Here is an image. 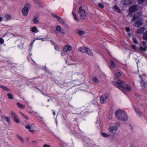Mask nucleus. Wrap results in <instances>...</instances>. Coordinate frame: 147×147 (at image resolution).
<instances>
[{
	"label": "nucleus",
	"mask_w": 147,
	"mask_h": 147,
	"mask_svg": "<svg viewBox=\"0 0 147 147\" xmlns=\"http://www.w3.org/2000/svg\"><path fill=\"white\" fill-rule=\"evenodd\" d=\"M112 84L115 86L119 88L123 92H124L126 90L128 91H130L131 90V87L129 85H126V88L123 85L125 84V82L124 81H122L120 80H117L116 82L113 81L112 82Z\"/></svg>",
	"instance_id": "f257e3e1"
},
{
	"label": "nucleus",
	"mask_w": 147,
	"mask_h": 147,
	"mask_svg": "<svg viewBox=\"0 0 147 147\" xmlns=\"http://www.w3.org/2000/svg\"><path fill=\"white\" fill-rule=\"evenodd\" d=\"M115 114L117 118L119 120L126 121L127 119V117L126 113L122 110H117Z\"/></svg>",
	"instance_id": "f03ea898"
},
{
	"label": "nucleus",
	"mask_w": 147,
	"mask_h": 147,
	"mask_svg": "<svg viewBox=\"0 0 147 147\" xmlns=\"http://www.w3.org/2000/svg\"><path fill=\"white\" fill-rule=\"evenodd\" d=\"M78 13L80 16L81 19L84 20L86 16V11L85 10L83 9L82 6H81L79 7Z\"/></svg>",
	"instance_id": "7ed1b4c3"
},
{
	"label": "nucleus",
	"mask_w": 147,
	"mask_h": 147,
	"mask_svg": "<svg viewBox=\"0 0 147 147\" xmlns=\"http://www.w3.org/2000/svg\"><path fill=\"white\" fill-rule=\"evenodd\" d=\"M109 97V95L107 94H105L102 96L100 98V101L102 104L105 103V101Z\"/></svg>",
	"instance_id": "20e7f679"
},
{
	"label": "nucleus",
	"mask_w": 147,
	"mask_h": 147,
	"mask_svg": "<svg viewBox=\"0 0 147 147\" xmlns=\"http://www.w3.org/2000/svg\"><path fill=\"white\" fill-rule=\"evenodd\" d=\"M142 24L143 23L141 20H138L134 23L133 26L135 27H138L141 26Z\"/></svg>",
	"instance_id": "39448f33"
},
{
	"label": "nucleus",
	"mask_w": 147,
	"mask_h": 147,
	"mask_svg": "<svg viewBox=\"0 0 147 147\" xmlns=\"http://www.w3.org/2000/svg\"><path fill=\"white\" fill-rule=\"evenodd\" d=\"M11 114L13 118L14 121L17 123H19L20 121L18 119V117L17 115L13 112H11Z\"/></svg>",
	"instance_id": "423d86ee"
},
{
	"label": "nucleus",
	"mask_w": 147,
	"mask_h": 147,
	"mask_svg": "<svg viewBox=\"0 0 147 147\" xmlns=\"http://www.w3.org/2000/svg\"><path fill=\"white\" fill-rule=\"evenodd\" d=\"M138 9V7L136 5H133L130 7L129 11L130 12L132 13L136 11Z\"/></svg>",
	"instance_id": "0eeeda50"
},
{
	"label": "nucleus",
	"mask_w": 147,
	"mask_h": 147,
	"mask_svg": "<svg viewBox=\"0 0 147 147\" xmlns=\"http://www.w3.org/2000/svg\"><path fill=\"white\" fill-rule=\"evenodd\" d=\"M72 49L71 46L68 45H66L64 47L63 51L65 52H67L68 51H70Z\"/></svg>",
	"instance_id": "6e6552de"
},
{
	"label": "nucleus",
	"mask_w": 147,
	"mask_h": 147,
	"mask_svg": "<svg viewBox=\"0 0 147 147\" xmlns=\"http://www.w3.org/2000/svg\"><path fill=\"white\" fill-rule=\"evenodd\" d=\"M32 124L29 123L25 126L26 128L28 129L29 131L32 133H33L34 132V130L33 129H31L32 128Z\"/></svg>",
	"instance_id": "1a4fd4ad"
},
{
	"label": "nucleus",
	"mask_w": 147,
	"mask_h": 147,
	"mask_svg": "<svg viewBox=\"0 0 147 147\" xmlns=\"http://www.w3.org/2000/svg\"><path fill=\"white\" fill-rule=\"evenodd\" d=\"M28 8L27 7H24L22 9V13L24 16H26L28 15Z\"/></svg>",
	"instance_id": "9d476101"
},
{
	"label": "nucleus",
	"mask_w": 147,
	"mask_h": 147,
	"mask_svg": "<svg viewBox=\"0 0 147 147\" xmlns=\"http://www.w3.org/2000/svg\"><path fill=\"white\" fill-rule=\"evenodd\" d=\"M118 129V127L116 126H112L109 128V130L110 132H112L113 131H115Z\"/></svg>",
	"instance_id": "9b49d317"
},
{
	"label": "nucleus",
	"mask_w": 147,
	"mask_h": 147,
	"mask_svg": "<svg viewBox=\"0 0 147 147\" xmlns=\"http://www.w3.org/2000/svg\"><path fill=\"white\" fill-rule=\"evenodd\" d=\"M144 30L145 29L143 27H141L137 30L136 32L138 34H141L144 32Z\"/></svg>",
	"instance_id": "f8f14e48"
},
{
	"label": "nucleus",
	"mask_w": 147,
	"mask_h": 147,
	"mask_svg": "<svg viewBox=\"0 0 147 147\" xmlns=\"http://www.w3.org/2000/svg\"><path fill=\"white\" fill-rule=\"evenodd\" d=\"M87 48L85 47H79L78 49V51L79 52H81L83 53L86 52Z\"/></svg>",
	"instance_id": "ddd939ff"
},
{
	"label": "nucleus",
	"mask_w": 147,
	"mask_h": 147,
	"mask_svg": "<svg viewBox=\"0 0 147 147\" xmlns=\"http://www.w3.org/2000/svg\"><path fill=\"white\" fill-rule=\"evenodd\" d=\"M86 52L89 55L92 56L93 55V53L90 50L89 48H87Z\"/></svg>",
	"instance_id": "4468645a"
},
{
	"label": "nucleus",
	"mask_w": 147,
	"mask_h": 147,
	"mask_svg": "<svg viewBox=\"0 0 147 147\" xmlns=\"http://www.w3.org/2000/svg\"><path fill=\"white\" fill-rule=\"evenodd\" d=\"M4 18L7 20H10L12 18L11 16L9 14H6L4 16Z\"/></svg>",
	"instance_id": "2eb2a0df"
},
{
	"label": "nucleus",
	"mask_w": 147,
	"mask_h": 147,
	"mask_svg": "<svg viewBox=\"0 0 147 147\" xmlns=\"http://www.w3.org/2000/svg\"><path fill=\"white\" fill-rule=\"evenodd\" d=\"M77 32L80 36L84 35L85 33V31L79 29L77 30Z\"/></svg>",
	"instance_id": "dca6fc26"
},
{
	"label": "nucleus",
	"mask_w": 147,
	"mask_h": 147,
	"mask_svg": "<svg viewBox=\"0 0 147 147\" xmlns=\"http://www.w3.org/2000/svg\"><path fill=\"white\" fill-rule=\"evenodd\" d=\"M56 30L58 32L60 31L61 33L63 34L64 33L63 31L61 30V28L59 26H57L56 27Z\"/></svg>",
	"instance_id": "f3484780"
},
{
	"label": "nucleus",
	"mask_w": 147,
	"mask_h": 147,
	"mask_svg": "<svg viewBox=\"0 0 147 147\" xmlns=\"http://www.w3.org/2000/svg\"><path fill=\"white\" fill-rule=\"evenodd\" d=\"M16 136L19 140L21 142L23 143L24 142V140L18 134H17Z\"/></svg>",
	"instance_id": "a211bd4d"
},
{
	"label": "nucleus",
	"mask_w": 147,
	"mask_h": 147,
	"mask_svg": "<svg viewBox=\"0 0 147 147\" xmlns=\"http://www.w3.org/2000/svg\"><path fill=\"white\" fill-rule=\"evenodd\" d=\"M57 20L59 22H60L61 23L63 24H66L65 23L64 21L63 20V19H62V18H61V17H60L59 16V18H57Z\"/></svg>",
	"instance_id": "6ab92c4d"
},
{
	"label": "nucleus",
	"mask_w": 147,
	"mask_h": 147,
	"mask_svg": "<svg viewBox=\"0 0 147 147\" xmlns=\"http://www.w3.org/2000/svg\"><path fill=\"white\" fill-rule=\"evenodd\" d=\"M31 31L32 32H37L39 31L38 30H37V28L35 26L33 27L31 30Z\"/></svg>",
	"instance_id": "aec40b11"
},
{
	"label": "nucleus",
	"mask_w": 147,
	"mask_h": 147,
	"mask_svg": "<svg viewBox=\"0 0 147 147\" xmlns=\"http://www.w3.org/2000/svg\"><path fill=\"white\" fill-rule=\"evenodd\" d=\"M143 37L144 39L147 40V31L143 34Z\"/></svg>",
	"instance_id": "412c9836"
},
{
	"label": "nucleus",
	"mask_w": 147,
	"mask_h": 147,
	"mask_svg": "<svg viewBox=\"0 0 147 147\" xmlns=\"http://www.w3.org/2000/svg\"><path fill=\"white\" fill-rule=\"evenodd\" d=\"M17 106L20 108L24 109V108L25 107L23 105L21 104L20 103L18 102L17 104Z\"/></svg>",
	"instance_id": "4be33fe9"
},
{
	"label": "nucleus",
	"mask_w": 147,
	"mask_h": 147,
	"mask_svg": "<svg viewBox=\"0 0 147 147\" xmlns=\"http://www.w3.org/2000/svg\"><path fill=\"white\" fill-rule=\"evenodd\" d=\"M0 87L2 88L8 92L9 90V89L7 88L6 87L2 85H0Z\"/></svg>",
	"instance_id": "5701e85b"
},
{
	"label": "nucleus",
	"mask_w": 147,
	"mask_h": 147,
	"mask_svg": "<svg viewBox=\"0 0 147 147\" xmlns=\"http://www.w3.org/2000/svg\"><path fill=\"white\" fill-rule=\"evenodd\" d=\"M102 136L105 137H108L110 135V134H107L105 133H102Z\"/></svg>",
	"instance_id": "b1692460"
},
{
	"label": "nucleus",
	"mask_w": 147,
	"mask_h": 147,
	"mask_svg": "<svg viewBox=\"0 0 147 147\" xmlns=\"http://www.w3.org/2000/svg\"><path fill=\"white\" fill-rule=\"evenodd\" d=\"M138 17L136 15H135L133 17L132 19L131 20V22H132L134 21L135 20H136L137 18H138Z\"/></svg>",
	"instance_id": "393cba45"
},
{
	"label": "nucleus",
	"mask_w": 147,
	"mask_h": 147,
	"mask_svg": "<svg viewBox=\"0 0 147 147\" xmlns=\"http://www.w3.org/2000/svg\"><path fill=\"white\" fill-rule=\"evenodd\" d=\"M146 83L143 81V80H142V81L141 82V86L142 87H145V85Z\"/></svg>",
	"instance_id": "a878e982"
},
{
	"label": "nucleus",
	"mask_w": 147,
	"mask_h": 147,
	"mask_svg": "<svg viewBox=\"0 0 147 147\" xmlns=\"http://www.w3.org/2000/svg\"><path fill=\"white\" fill-rule=\"evenodd\" d=\"M7 96L9 98L12 99H13V95L11 94L8 93L7 94Z\"/></svg>",
	"instance_id": "bb28decb"
},
{
	"label": "nucleus",
	"mask_w": 147,
	"mask_h": 147,
	"mask_svg": "<svg viewBox=\"0 0 147 147\" xmlns=\"http://www.w3.org/2000/svg\"><path fill=\"white\" fill-rule=\"evenodd\" d=\"M33 22L35 24H38L39 23V21L36 18H34L33 20Z\"/></svg>",
	"instance_id": "cd10ccee"
},
{
	"label": "nucleus",
	"mask_w": 147,
	"mask_h": 147,
	"mask_svg": "<svg viewBox=\"0 0 147 147\" xmlns=\"http://www.w3.org/2000/svg\"><path fill=\"white\" fill-rule=\"evenodd\" d=\"M139 50H140L142 51H146V49L145 47L143 48L141 46L140 48H138Z\"/></svg>",
	"instance_id": "c85d7f7f"
},
{
	"label": "nucleus",
	"mask_w": 147,
	"mask_h": 147,
	"mask_svg": "<svg viewBox=\"0 0 147 147\" xmlns=\"http://www.w3.org/2000/svg\"><path fill=\"white\" fill-rule=\"evenodd\" d=\"M110 64H111V66L113 67L114 68V67H115V65L113 61H111V62H110Z\"/></svg>",
	"instance_id": "c756f323"
},
{
	"label": "nucleus",
	"mask_w": 147,
	"mask_h": 147,
	"mask_svg": "<svg viewBox=\"0 0 147 147\" xmlns=\"http://www.w3.org/2000/svg\"><path fill=\"white\" fill-rule=\"evenodd\" d=\"M115 10L117 12H120V10L119 9L118 7L117 6H115Z\"/></svg>",
	"instance_id": "7c9ffc66"
},
{
	"label": "nucleus",
	"mask_w": 147,
	"mask_h": 147,
	"mask_svg": "<svg viewBox=\"0 0 147 147\" xmlns=\"http://www.w3.org/2000/svg\"><path fill=\"white\" fill-rule=\"evenodd\" d=\"M121 75V73L119 72H117L115 75V77L117 78L119 77Z\"/></svg>",
	"instance_id": "2f4dec72"
},
{
	"label": "nucleus",
	"mask_w": 147,
	"mask_h": 147,
	"mask_svg": "<svg viewBox=\"0 0 147 147\" xmlns=\"http://www.w3.org/2000/svg\"><path fill=\"white\" fill-rule=\"evenodd\" d=\"M72 13H73V14L74 17V18L77 21H78V19L77 18L76 16V14L74 12H73Z\"/></svg>",
	"instance_id": "473e14b6"
},
{
	"label": "nucleus",
	"mask_w": 147,
	"mask_h": 147,
	"mask_svg": "<svg viewBox=\"0 0 147 147\" xmlns=\"http://www.w3.org/2000/svg\"><path fill=\"white\" fill-rule=\"evenodd\" d=\"M131 48L133 49H134L135 51H136L137 50V48L136 47V46L135 45H132L131 46Z\"/></svg>",
	"instance_id": "72a5a7b5"
},
{
	"label": "nucleus",
	"mask_w": 147,
	"mask_h": 147,
	"mask_svg": "<svg viewBox=\"0 0 147 147\" xmlns=\"http://www.w3.org/2000/svg\"><path fill=\"white\" fill-rule=\"evenodd\" d=\"M133 42L135 44H137L138 43V41L137 40H136V38L135 37H133L132 38Z\"/></svg>",
	"instance_id": "f704fd0d"
},
{
	"label": "nucleus",
	"mask_w": 147,
	"mask_h": 147,
	"mask_svg": "<svg viewBox=\"0 0 147 147\" xmlns=\"http://www.w3.org/2000/svg\"><path fill=\"white\" fill-rule=\"evenodd\" d=\"M92 80L94 82H99L98 80L96 78H93Z\"/></svg>",
	"instance_id": "c9c22d12"
},
{
	"label": "nucleus",
	"mask_w": 147,
	"mask_h": 147,
	"mask_svg": "<svg viewBox=\"0 0 147 147\" xmlns=\"http://www.w3.org/2000/svg\"><path fill=\"white\" fill-rule=\"evenodd\" d=\"M98 5L99 6V7H100L102 8H103L104 7V5L102 4L101 3H99L98 4Z\"/></svg>",
	"instance_id": "e433bc0d"
},
{
	"label": "nucleus",
	"mask_w": 147,
	"mask_h": 147,
	"mask_svg": "<svg viewBox=\"0 0 147 147\" xmlns=\"http://www.w3.org/2000/svg\"><path fill=\"white\" fill-rule=\"evenodd\" d=\"M5 119L8 123H9V122L10 120L9 118L7 117H5Z\"/></svg>",
	"instance_id": "4c0bfd02"
},
{
	"label": "nucleus",
	"mask_w": 147,
	"mask_h": 147,
	"mask_svg": "<svg viewBox=\"0 0 147 147\" xmlns=\"http://www.w3.org/2000/svg\"><path fill=\"white\" fill-rule=\"evenodd\" d=\"M134 109L136 113H138L139 114H141L140 112L135 107L134 108Z\"/></svg>",
	"instance_id": "58836bf2"
},
{
	"label": "nucleus",
	"mask_w": 147,
	"mask_h": 147,
	"mask_svg": "<svg viewBox=\"0 0 147 147\" xmlns=\"http://www.w3.org/2000/svg\"><path fill=\"white\" fill-rule=\"evenodd\" d=\"M52 16L53 17H55V18H57H57H59V16H57V15H56L55 14H54V13H52Z\"/></svg>",
	"instance_id": "ea45409f"
},
{
	"label": "nucleus",
	"mask_w": 147,
	"mask_h": 147,
	"mask_svg": "<svg viewBox=\"0 0 147 147\" xmlns=\"http://www.w3.org/2000/svg\"><path fill=\"white\" fill-rule=\"evenodd\" d=\"M4 41L3 39L2 38H0V44H2L4 42Z\"/></svg>",
	"instance_id": "a19ab883"
},
{
	"label": "nucleus",
	"mask_w": 147,
	"mask_h": 147,
	"mask_svg": "<svg viewBox=\"0 0 147 147\" xmlns=\"http://www.w3.org/2000/svg\"><path fill=\"white\" fill-rule=\"evenodd\" d=\"M145 0H139L138 2L139 4H141Z\"/></svg>",
	"instance_id": "79ce46f5"
},
{
	"label": "nucleus",
	"mask_w": 147,
	"mask_h": 147,
	"mask_svg": "<svg viewBox=\"0 0 147 147\" xmlns=\"http://www.w3.org/2000/svg\"><path fill=\"white\" fill-rule=\"evenodd\" d=\"M43 147H51L50 146L47 144H45L43 145Z\"/></svg>",
	"instance_id": "37998d69"
},
{
	"label": "nucleus",
	"mask_w": 147,
	"mask_h": 147,
	"mask_svg": "<svg viewBox=\"0 0 147 147\" xmlns=\"http://www.w3.org/2000/svg\"><path fill=\"white\" fill-rule=\"evenodd\" d=\"M126 30L127 32H129L130 30V29L129 28L127 27L126 28Z\"/></svg>",
	"instance_id": "c03bdc74"
},
{
	"label": "nucleus",
	"mask_w": 147,
	"mask_h": 147,
	"mask_svg": "<svg viewBox=\"0 0 147 147\" xmlns=\"http://www.w3.org/2000/svg\"><path fill=\"white\" fill-rule=\"evenodd\" d=\"M146 42L145 41H143L142 42V45L144 46L146 45Z\"/></svg>",
	"instance_id": "a18cd8bd"
},
{
	"label": "nucleus",
	"mask_w": 147,
	"mask_h": 147,
	"mask_svg": "<svg viewBox=\"0 0 147 147\" xmlns=\"http://www.w3.org/2000/svg\"><path fill=\"white\" fill-rule=\"evenodd\" d=\"M23 116L26 119H27L28 117L27 116H26L24 115H23Z\"/></svg>",
	"instance_id": "49530a36"
},
{
	"label": "nucleus",
	"mask_w": 147,
	"mask_h": 147,
	"mask_svg": "<svg viewBox=\"0 0 147 147\" xmlns=\"http://www.w3.org/2000/svg\"><path fill=\"white\" fill-rule=\"evenodd\" d=\"M3 19V18L2 17H0V22H1L2 21Z\"/></svg>",
	"instance_id": "de8ad7c7"
},
{
	"label": "nucleus",
	"mask_w": 147,
	"mask_h": 147,
	"mask_svg": "<svg viewBox=\"0 0 147 147\" xmlns=\"http://www.w3.org/2000/svg\"><path fill=\"white\" fill-rule=\"evenodd\" d=\"M65 53H64V52H62V53H61V55L62 56H63L65 55Z\"/></svg>",
	"instance_id": "09e8293b"
},
{
	"label": "nucleus",
	"mask_w": 147,
	"mask_h": 147,
	"mask_svg": "<svg viewBox=\"0 0 147 147\" xmlns=\"http://www.w3.org/2000/svg\"><path fill=\"white\" fill-rule=\"evenodd\" d=\"M32 142L36 143V141H32Z\"/></svg>",
	"instance_id": "8fccbe9b"
},
{
	"label": "nucleus",
	"mask_w": 147,
	"mask_h": 147,
	"mask_svg": "<svg viewBox=\"0 0 147 147\" xmlns=\"http://www.w3.org/2000/svg\"><path fill=\"white\" fill-rule=\"evenodd\" d=\"M53 114L54 115H55V112H53Z\"/></svg>",
	"instance_id": "3c124183"
},
{
	"label": "nucleus",
	"mask_w": 147,
	"mask_h": 147,
	"mask_svg": "<svg viewBox=\"0 0 147 147\" xmlns=\"http://www.w3.org/2000/svg\"><path fill=\"white\" fill-rule=\"evenodd\" d=\"M21 114H22V116H23V115H24V114L23 113H21Z\"/></svg>",
	"instance_id": "603ef678"
},
{
	"label": "nucleus",
	"mask_w": 147,
	"mask_h": 147,
	"mask_svg": "<svg viewBox=\"0 0 147 147\" xmlns=\"http://www.w3.org/2000/svg\"><path fill=\"white\" fill-rule=\"evenodd\" d=\"M130 147H134V146H130Z\"/></svg>",
	"instance_id": "864d4df0"
},
{
	"label": "nucleus",
	"mask_w": 147,
	"mask_h": 147,
	"mask_svg": "<svg viewBox=\"0 0 147 147\" xmlns=\"http://www.w3.org/2000/svg\"><path fill=\"white\" fill-rule=\"evenodd\" d=\"M146 47H147V46Z\"/></svg>",
	"instance_id": "5fc2aeb1"
}]
</instances>
